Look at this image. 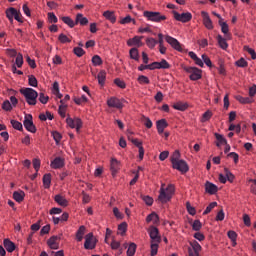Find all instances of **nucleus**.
Returning a JSON list of instances; mask_svg holds the SVG:
<instances>
[{"label": "nucleus", "instance_id": "7ed1b4c3", "mask_svg": "<svg viewBox=\"0 0 256 256\" xmlns=\"http://www.w3.org/2000/svg\"><path fill=\"white\" fill-rule=\"evenodd\" d=\"M143 15L146 17L147 21H153L154 23H161V21L167 19V16L162 15L161 12L144 11Z\"/></svg>", "mask_w": 256, "mask_h": 256}, {"label": "nucleus", "instance_id": "58836bf2", "mask_svg": "<svg viewBox=\"0 0 256 256\" xmlns=\"http://www.w3.org/2000/svg\"><path fill=\"white\" fill-rule=\"evenodd\" d=\"M13 129H16L17 131H23V124L17 120H11L10 121Z\"/></svg>", "mask_w": 256, "mask_h": 256}, {"label": "nucleus", "instance_id": "393cba45", "mask_svg": "<svg viewBox=\"0 0 256 256\" xmlns=\"http://www.w3.org/2000/svg\"><path fill=\"white\" fill-rule=\"evenodd\" d=\"M17 13V9L10 7L6 10V17L10 21V23H13V19L15 18V14Z\"/></svg>", "mask_w": 256, "mask_h": 256}, {"label": "nucleus", "instance_id": "aec40b11", "mask_svg": "<svg viewBox=\"0 0 256 256\" xmlns=\"http://www.w3.org/2000/svg\"><path fill=\"white\" fill-rule=\"evenodd\" d=\"M127 45L128 47H141L142 43H141V37L139 36H135L134 38L132 39H129L127 41Z\"/></svg>", "mask_w": 256, "mask_h": 256}, {"label": "nucleus", "instance_id": "a878e982", "mask_svg": "<svg viewBox=\"0 0 256 256\" xmlns=\"http://www.w3.org/2000/svg\"><path fill=\"white\" fill-rule=\"evenodd\" d=\"M13 199H15L17 203H21L25 199V192L22 190L15 191L13 193Z\"/></svg>", "mask_w": 256, "mask_h": 256}, {"label": "nucleus", "instance_id": "09e8293b", "mask_svg": "<svg viewBox=\"0 0 256 256\" xmlns=\"http://www.w3.org/2000/svg\"><path fill=\"white\" fill-rule=\"evenodd\" d=\"M224 173L226 175L227 181H229L230 183H233L235 179V175H233V173H231V171H229V169L227 168L224 169Z\"/></svg>", "mask_w": 256, "mask_h": 256}, {"label": "nucleus", "instance_id": "473e14b6", "mask_svg": "<svg viewBox=\"0 0 256 256\" xmlns=\"http://www.w3.org/2000/svg\"><path fill=\"white\" fill-rule=\"evenodd\" d=\"M43 185L45 189H49V187H51V174H45L43 176Z\"/></svg>", "mask_w": 256, "mask_h": 256}, {"label": "nucleus", "instance_id": "c85d7f7f", "mask_svg": "<svg viewBox=\"0 0 256 256\" xmlns=\"http://www.w3.org/2000/svg\"><path fill=\"white\" fill-rule=\"evenodd\" d=\"M215 138L217 139V143L216 145L218 147H221V145H227V139H225V137H223V135L219 134V133H215Z\"/></svg>", "mask_w": 256, "mask_h": 256}, {"label": "nucleus", "instance_id": "cd10ccee", "mask_svg": "<svg viewBox=\"0 0 256 256\" xmlns=\"http://www.w3.org/2000/svg\"><path fill=\"white\" fill-rule=\"evenodd\" d=\"M99 85H105V79H107V73L105 70H101L97 75Z\"/></svg>", "mask_w": 256, "mask_h": 256}, {"label": "nucleus", "instance_id": "412c9836", "mask_svg": "<svg viewBox=\"0 0 256 256\" xmlns=\"http://www.w3.org/2000/svg\"><path fill=\"white\" fill-rule=\"evenodd\" d=\"M218 23L221 27L222 33L226 35V39H231V34L229 33V25L227 24V22L218 21Z\"/></svg>", "mask_w": 256, "mask_h": 256}, {"label": "nucleus", "instance_id": "f03ea898", "mask_svg": "<svg viewBox=\"0 0 256 256\" xmlns=\"http://www.w3.org/2000/svg\"><path fill=\"white\" fill-rule=\"evenodd\" d=\"M20 93L25 97L26 103H28V105H37V97H39V93H37L35 89L22 88L20 89Z\"/></svg>", "mask_w": 256, "mask_h": 256}, {"label": "nucleus", "instance_id": "0e129e2a", "mask_svg": "<svg viewBox=\"0 0 256 256\" xmlns=\"http://www.w3.org/2000/svg\"><path fill=\"white\" fill-rule=\"evenodd\" d=\"M131 21H133V24L135 25V20H133V18H131V16H126V17H124L121 21H120V23H121V25H127L128 23H131Z\"/></svg>", "mask_w": 256, "mask_h": 256}, {"label": "nucleus", "instance_id": "49530a36", "mask_svg": "<svg viewBox=\"0 0 256 256\" xmlns=\"http://www.w3.org/2000/svg\"><path fill=\"white\" fill-rule=\"evenodd\" d=\"M28 83H29L30 87H37V85H38L37 78L34 75H29Z\"/></svg>", "mask_w": 256, "mask_h": 256}, {"label": "nucleus", "instance_id": "2eb2a0df", "mask_svg": "<svg viewBox=\"0 0 256 256\" xmlns=\"http://www.w3.org/2000/svg\"><path fill=\"white\" fill-rule=\"evenodd\" d=\"M205 191L206 193H209V195H215V193L219 191V188L217 187V185L207 181L205 183Z\"/></svg>", "mask_w": 256, "mask_h": 256}, {"label": "nucleus", "instance_id": "6ab92c4d", "mask_svg": "<svg viewBox=\"0 0 256 256\" xmlns=\"http://www.w3.org/2000/svg\"><path fill=\"white\" fill-rule=\"evenodd\" d=\"M217 41H218V45L220 47V49H223L224 51H226V49L229 48V44L227 43V38H223V36H221V34H219L216 37Z\"/></svg>", "mask_w": 256, "mask_h": 256}, {"label": "nucleus", "instance_id": "13d9d810", "mask_svg": "<svg viewBox=\"0 0 256 256\" xmlns=\"http://www.w3.org/2000/svg\"><path fill=\"white\" fill-rule=\"evenodd\" d=\"M159 67L160 69H170L171 68V64L169 62H167V60L162 59L161 62H159Z\"/></svg>", "mask_w": 256, "mask_h": 256}, {"label": "nucleus", "instance_id": "a211bd4d", "mask_svg": "<svg viewBox=\"0 0 256 256\" xmlns=\"http://www.w3.org/2000/svg\"><path fill=\"white\" fill-rule=\"evenodd\" d=\"M54 201L60 205L61 207H67V205H69V201H67V199L65 198V196L61 195V194H57L54 197Z\"/></svg>", "mask_w": 256, "mask_h": 256}, {"label": "nucleus", "instance_id": "69168bd1", "mask_svg": "<svg viewBox=\"0 0 256 256\" xmlns=\"http://www.w3.org/2000/svg\"><path fill=\"white\" fill-rule=\"evenodd\" d=\"M142 200H143L144 203H146V205H148L149 207H151V205H153V199L151 198V196H142Z\"/></svg>", "mask_w": 256, "mask_h": 256}, {"label": "nucleus", "instance_id": "1a4fd4ad", "mask_svg": "<svg viewBox=\"0 0 256 256\" xmlns=\"http://www.w3.org/2000/svg\"><path fill=\"white\" fill-rule=\"evenodd\" d=\"M66 123L71 129H76L77 133H79L80 129L83 127V121L80 118H67Z\"/></svg>", "mask_w": 256, "mask_h": 256}, {"label": "nucleus", "instance_id": "39448f33", "mask_svg": "<svg viewBox=\"0 0 256 256\" xmlns=\"http://www.w3.org/2000/svg\"><path fill=\"white\" fill-rule=\"evenodd\" d=\"M23 125L26 131H29L30 133H37V128L35 127V124H33V115L26 114Z\"/></svg>", "mask_w": 256, "mask_h": 256}, {"label": "nucleus", "instance_id": "bf43d9fd", "mask_svg": "<svg viewBox=\"0 0 256 256\" xmlns=\"http://www.w3.org/2000/svg\"><path fill=\"white\" fill-rule=\"evenodd\" d=\"M191 247L193 248V251L196 253H199V251H201V244H199V242L195 240L191 242Z\"/></svg>", "mask_w": 256, "mask_h": 256}, {"label": "nucleus", "instance_id": "2f4dec72", "mask_svg": "<svg viewBox=\"0 0 256 256\" xmlns=\"http://www.w3.org/2000/svg\"><path fill=\"white\" fill-rule=\"evenodd\" d=\"M62 21L63 23H65V25H68V27H71V29H73V27H75L76 25V22H74L73 19H71V17L69 16L62 17Z\"/></svg>", "mask_w": 256, "mask_h": 256}, {"label": "nucleus", "instance_id": "f8f14e48", "mask_svg": "<svg viewBox=\"0 0 256 256\" xmlns=\"http://www.w3.org/2000/svg\"><path fill=\"white\" fill-rule=\"evenodd\" d=\"M107 105L113 109H123V102H121L117 97H111L108 99Z\"/></svg>", "mask_w": 256, "mask_h": 256}, {"label": "nucleus", "instance_id": "4c0bfd02", "mask_svg": "<svg viewBox=\"0 0 256 256\" xmlns=\"http://www.w3.org/2000/svg\"><path fill=\"white\" fill-rule=\"evenodd\" d=\"M125 233H127V222H122L119 226H118V235H125Z\"/></svg>", "mask_w": 256, "mask_h": 256}, {"label": "nucleus", "instance_id": "e433bc0d", "mask_svg": "<svg viewBox=\"0 0 256 256\" xmlns=\"http://www.w3.org/2000/svg\"><path fill=\"white\" fill-rule=\"evenodd\" d=\"M137 251V244L131 243L127 250V256H133L135 255V252Z\"/></svg>", "mask_w": 256, "mask_h": 256}, {"label": "nucleus", "instance_id": "79ce46f5", "mask_svg": "<svg viewBox=\"0 0 256 256\" xmlns=\"http://www.w3.org/2000/svg\"><path fill=\"white\" fill-rule=\"evenodd\" d=\"M141 121L145 127H147V129H151V127H153V122L151 119H149V117L142 116Z\"/></svg>", "mask_w": 256, "mask_h": 256}, {"label": "nucleus", "instance_id": "bb28decb", "mask_svg": "<svg viewBox=\"0 0 256 256\" xmlns=\"http://www.w3.org/2000/svg\"><path fill=\"white\" fill-rule=\"evenodd\" d=\"M103 17H105V19H107L108 21H111L112 23H115V21H117V18L115 17V13L112 11H105L103 13Z\"/></svg>", "mask_w": 256, "mask_h": 256}, {"label": "nucleus", "instance_id": "c9c22d12", "mask_svg": "<svg viewBox=\"0 0 256 256\" xmlns=\"http://www.w3.org/2000/svg\"><path fill=\"white\" fill-rule=\"evenodd\" d=\"M92 63L94 65V67H99L100 65H103V60L101 59V56L94 55L92 57Z\"/></svg>", "mask_w": 256, "mask_h": 256}, {"label": "nucleus", "instance_id": "9d476101", "mask_svg": "<svg viewBox=\"0 0 256 256\" xmlns=\"http://www.w3.org/2000/svg\"><path fill=\"white\" fill-rule=\"evenodd\" d=\"M172 167L173 169L180 171V173H187V171H189V165L185 160H178V162L172 164Z\"/></svg>", "mask_w": 256, "mask_h": 256}, {"label": "nucleus", "instance_id": "20e7f679", "mask_svg": "<svg viewBox=\"0 0 256 256\" xmlns=\"http://www.w3.org/2000/svg\"><path fill=\"white\" fill-rule=\"evenodd\" d=\"M184 71H186V73L190 74V80L191 81H199V79H201L202 75H201V70L197 67H184Z\"/></svg>", "mask_w": 256, "mask_h": 256}, {"label": "nucleus", "instance_id": "423d86ee", "mask_svg": "<svg viewBox=\"0 0 256 256\" xmlns=\"http://www.w3.org/2000/svg\"><path fill=\"white\" fill-rule=\"evenodd\" d=\"M148 234L151 239V243H161V236L159 235V229L155 226L148 228Z\"/></svg>", "mask_w": 256, "mask_h": 256}, {"label": "nucleus", "instance_id": "680f3d73", "mask_svg": "<svg viewBox=\"0 0 256 256\" xmlns=\"http://www.w3.org/2000/svg\"><path fill=\"white\" fill-rule=\"evenodd\" d=\"M48 21H49V23H57V21H59V19H57V16H55V13L49 12L48 13Z\"/></svg>", "mask_w": 256, "mask_h": 256}, {"label": "nucleus", "instance_id": "4d7b16f0", "mask_svg": "<svg viewBox=\"0 0 256 256\" xmlns=\"http://www.w3.org/2000/svg\"><path fill=\"white\" fill-rule=\"evenodd\" d=\"M244 51H246L247 53H249V55H251V59L253 60L256 59V53L254 49L249 48V46H244Z\"/></svg>", "mask_w": 256, "mask_h": 256}, {"label": "nucleus", "instance_id": "f257e3e1", "mask_svg": "<svg viewBox=\"0 0 256 256\" xmlns=\"http://www.w3.org/2000/svg\"><path fill=\"white\" fill-rule=\"evenodd\" d=\"M173 193H175V186L170 184L165 189V184H162L160 188V194L158 196V201L161 203H168V201H171Z\"/></svg>", "mask_w": 256, "mask_h": 256}, {"label": "nucleus", "instance_id": "7c9ffc66", "mask_svg": "<svg viewBox=\"0 0 256 256\" xmlns=\"http://www.w3.org/2000/svg\"><path fill=\"white\" fill-rule=\"evenodd\" d=\"M130 59L134 61H139V50L137 48H131L129 51Z\"/></svg>", "mask_w": 256, "mask_h": 256}, {"label": "nucleus", "instance_id": "603ef678", "mask_svg": "<svg viewBox=\"0 0 256 256\" xmlns=\"http://www.w3.org/2000/svg\"><path fill=\"white\" fill-rule=\"evenodd\" d=\"M201 227H203V224L199 220H195L192 224L193 231H201Z\"/></svg>", "mask_w": 256, "mask_h": 256}, {"label": "nucleus", "instance_id": "a18cd8bd", "mask_svg": "<svg viewBox=\"0 0 256 256\" xmlns=\"http://www.w3.org/2000/svg\"><path fill=\"white\" fill-rule=\"evenodd\" d=\"M215 207H217V202L210 203L203 212V215H209V213H211Z\"/></svg>", "mask_w": 256, "mask_h": 256}, {"label": "nucleus", "instance_id": "4468645a", "mask_svg": "<svg viewBox=\"0 0 256 256\" xmlns=\"http://www.w3.org/2000/svg\"><path fill=\"white\" fill-rule=\"evenodd\" d=\"M201 15L203 17V24L206 27V29H213V21L211 20V17H209V13L202 11Z\"/></svg>", "mask_w": 256, "mask_h": 256}, {"label": "nucleus", "instance_id": "ddd939ff", "mask_svg": "<svg viewBox=\"0 0 256 256\" xmlns=\"http://www.w3.org/2000/svg\"><path fill=\"white\" fill-rule=\"evenodd\" d=\"M59 241H61V235L52 236L47 241V245L50 247V249H59Z\"/></svg>", "mask_w": 256, "mask_h": 256}, {"label": "nucleus", "instance_id": "72a5a7b5", "mask_svg": "<svg viewBox=\"0 0 256 256\" xmlns=\"http://www.w3.org/2000/svg\"><path fill=\"white\" fill-rule=\"evenodd\" d=\"M189 107L187 103L178 102L173 105V109H176V111H185Z\"/></svg>", "mask_w": 256, "mask_h": 256}, {"label": "nucleus", "instance_id": "774afa93", "mask_svg": "<svg viewBox=\"0 0 256 256\" xmlns=\"http://www.w3.org/2000/svg\"><path fill=\"white\" fill-rule=\"evenodd\" d=\"M237 67H247L248 63L245 61V58H240L238 61H236Z\"/></svg>", "mask_w": 256, "mask_h": 256}, {"label": "nucleus", "instance_id": "5701e85b", "mask_svg": "<svg viewBox=\"0 0 256 256\" xmlns=\"http://www.w3.org/2000/svg\"><path fill=\"white\" fill-rule=\"evenodd\" d=\"M4 247L8 253H13V251H15V243L9 239L4 240Z\"/></svg>", "mask_w": 256, "mask_h": 256}, {"label": "nucleus", "instance_id": "c756f323", "mask_svg": "<svg viewBox=\"0 0 256 256\" xmlns=\"http://www.w3.org/2000/svg\"><path fill=\"white\" fill-rule=\"evenodd\" d=\"M85 235V226H80L76 232V239L77 241H83V236Z\"/></svg>", "mask_w": 256, "mask_h": 256}, {"label": "nucleus", "instance_id": "f704fd0d", "mask_svg": "<svg viewBox=\"0 0 256 256\" xmlns=\"http://www.w3.org/2000/svg\"><path fill=\"white\" fill-rule=\"evenodd\" d=\"M178 161H181V153H179V150L174 151V153L171 156V163L172 165L177 163Z\"/></svg>", "mask_w": 256, "mask_h": 256}, {"label": "nucleus", "instance_id": "e2e57ef3", "mask_svg": "<svg viewBox=\"0 0 256 256\" xmlns=\"http://www.w3.org/2000/svg\"><path fill=\"white\" fill-rule=\"evenodd\" d=\"M76 105H81V103H87V96L82 95L80 98H74Z\"/></svg>", "mask_w": 256, "mask_h": 256}, {"label": "nucleus", "instance_id": "5fc2aeb1", "mask_svg": "<svg viewBox=\"0 0 256 256\" xmlns=\"http://www.w3.org/2000/svg\"><path fill=\"white\" fill-rule=\"evenodd\" d=\"M52 137L57 144H59L61 142V139L63 138V136H61V133L57 131L52 132Z\"/></svg>", "mask_w": 256, "mask_h": 256}, {"label": "nucleus", "instance_id": "6e6552de", "mask_svg": "<svg viewBox=\"0 0 256 256\" xmlns=\"http://www.w3.org/2000/svg\"><path fill=\"white\" fill-rule=\"evenodd\" d=\"M165 41L169 43L172 49H175V51H183V46L177 40L176 38H173L172 36L166 35L165 36Z\"/></svg>", "mask_w": 256, "mask_h": 256}, {"label": "nucleus", "instance_id": "9b49d317", "mask_svg": "<svg viewBox=\"0 0 256 256\" xmlns=\"http://www.w3.org/2000/svg\"><path fill=\"white\" fill-rule=\"evenodd\" d=\"M96 242H95V238L93 237V233H88L85 236V243H84V248L85 249H95L96 247Z\"/></svg>", "mask_w": 256, "mask_h": 256}, {"label": "nucleus", "instance_id": "6e6d98bb", "mask_svg": "<svg viewBox=\"0 0 256 256\" xmlns=\"http://www.w3.org/2000/svg\"><path fill=\"white\" fill-rule=\"evenodd\" d=\"M39 101L42 103V105H47L49 101V96H46L44 93L39 94Z\"/></svg>", "mask_w": 256, "mask_h": 256}, {"label": "nucleus", "instance_id": "3c124183", "mask_svg": "<svg viewBox=\"0 0 256 256\" xmlns=\"http://www.w3.org/2000/svg\"><path fill=\"white\" fill-rule=\"evenodd\" d=\"M58 40L60 41V43H71V38H69L67 35L65 34H60L58 36Z\"/></svg>", "mask_w": 256, "mask_h": 256}, {"label": "nucleus", "instance_id": "4be33fe9", "mask_svg": "<svg viewBox=\"0 0 256 256\" xmlns=\"http://www.w3.org/2000/svg\"><path fill=\"white\" fill-rule=\"evenodd\" d=\"M151 221L153 222L154 225H157V223H159V215H157V213L155 212H152L151 214H149L146 217V222L151 223Z\"/></svg>", "mask_w": 256, "mask_h": 256}, {"label": "nucleus", "instance_id": "ea45409f", "mask_svg": "<svg viewBox=\"0 0 256 256\" xmlns=\"http://www.w3.org/2000/svg\"><path fill=\"white\" fill-rule=\"evenodd\" d=\"M159 243L160 242H151V256L157 255V252L159 251Z\"/></svg>", "mask_w": 256, "mask_h": 256}, {"label": "nucleus", "instance_id": "0eeeda50", "mask_svg": "<svg viewBox=\"0 0 256 256\" xmlns=\"http://www.w3.org/2000/svg\"><path fill=\"white\" fill-rule=\"evenodd\" d=\"M174 19L180 21L181 23H189L193 19V15L189 12L179 14L177 11H173Z\"/></svg>", "mask_w": 256, "mask_h": 256}, {"label": "nucleus", "instance_id": "864d4df0", "mask_svg": "<svg viewBox=\"0 0 256 256\" xmlns=\"http://www.w3.org/2000/svg\"><path fill=\"white\" fill-rule=\"evenodd\" d=\"M73 51L74 55H76L77 57H83L85 55V50H83V48L81 47H75Z\"/></svg>", "mask_w": 256, "mask_h": 256}, {"label": "nucleus", "instance_id": "8fccbe9b", "mask_svg": "<svg viewBox=\"0 0 256 256\" xmlns=\"http://www.w3.org/2000/svg\"><path fill=\"white\" fill-rule=\"evenodd\" d=\"M15 65L18 68L23 67V54H21V53L17 54L16 60H15Z\"/></svg>", "mask_w": 256, "mask_h": 256}, {"label": "nucleus", "instance_id": "a19ab883", "mask_svg": "<svg viewBox=\"0 0 256 256\" xmlns=\"http://www.w3.org/2000/svg\"><path fill=\"white\" fill-rule=\"evenodd\" d=\"M146 45L147 47H149V49H155V46L157 45V40L155 38H147Z\"/></svg>", "mask_w": 256, "mask_h": 256}, {"label": "nucleus", "instance_id": "c03bdc74", "mask_svg": "<svg viewBox=\"0 0 256 256\" xmlns=\"http://www.w3.org/2000/svg\"><path fill=\"white\" fill-rule=\"evenodd\" d=\"M236 99H237V101H239V103H243L244 105L253 103V99H251L249 97L237 96Z\"/></svg>", "mask_w": 256, "mask_h": 256}, {"label": "nucleus", "instance_id": "b1692460", "mask_svg": "<svg viewBox=\"0 0 256 256\" xmlns=\"http://www.w3.org/2000/svg\"><path fill=\"white\" fill-rule=\"evenodd\" d=\"M75 22H76V25H78V23H79L80 25H87V24L89 23V19H87V17H84L83 14L78 13V14L76 15V20H75Z\"/></svg>", "mask_w": 256, "mask_h": 256}, {"label": "nucleus", "instance_id": "f3484780", "mask_svg": "<svg viewBox=\"0 0 256 256\" xmlns=\"http://www.w3.org/2000/svg\"><path fill=\"white\" fill-rule=\"evenodd\" d=\"M156 127L159 135H161L163 131L169 127V124L167 123V120L161 119L156 122Z\"/></svg>", "mask_w": 256, "mask_h": 256}, {"label": "nucleus", "instance_id": "37998d69", "mask_svg": "<svg viewBox=\"0 0 256 256\" xmlns=\"http://www.w3.org/2000/svg\"><path fill=\"white\" fill-rule=\"evenodd\" d=\"M138 83H140V85H149L151 83V81L149 80V78L145 75H140L138 77Z\"/></svg>", "mask_w": 256, "mask_h": 256}, {"label": "nucleus", "instance_id": "338daca9", "mask_svg": "<svg viewBox=\"0 0 256 256\" xmlns=\"http://www.w3.org/2000/svg\"><path fill=\"white\" fill-rule=\"evenodd\" d=\"M202 60L204 61L205 65H207V67H212L213 63L211 62V59L207 55L203 54Z\"/></svg>", "mask_w": 256, "mask_h": 256}, {"label": "nucleus", "instance_id": "dca6fc26", "mask_svg": "<svg viewBox=\"0 0 256 256\" xmlns=\"http://www.w3.org/2000/svg\"><path fill=\"white\" fill-rule=\"evenodd\" d=\"M65 166V160L61 157H56L50 164L52 169H61V167Z\"/></svg>", "mask_w": 256, "mask_h": 256}, {"label": "nucleus", "instance_id": "052dcab7", "mask_svg": "<svg viewBox=\"0 0 256 256\" xmlns=\"http://www.w3.org/2000/svg\"><path fill=\"white\" fill-rule=\"evenodd\" d=\"M2 109L4 111H11V109H13V106H11V102H9V100H5L2 104Z\"/></svg>", "mask_w": 256, "mask_h": 256}, {"label": "nucleus", "instance_id": "de8ad7c7", "mask_svg": "<svg viewBox=\"0 0 256 256\" xmlns=\"http://www.w3.org/2000/svg\"><path fill=\"white\" fill-rule=\"evenodd\" d=\"M66 111H67V105L61 104L59 106L58 113L62 117V119H65V117H66V113L65 112Z\"/></svg>", "mask_w": 256, "mask_h": 256}]
</instances>
